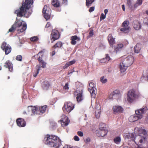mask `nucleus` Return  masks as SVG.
<instances>
[{
    "label": "nucleus",
    "mask_w": 148,
    "mask_h": 148,
    "mask_svg": "<svg viewBox=\"0 0 148 148\" xmlns=\"http://www.w3.org/2000/svg\"><path fill=\"white\" fill-rule=\"evenodd\" d=\"M108 37V41L110 46L113 47V45L115 43V38L112 36V34H109Z\"/></svg>",
    "instance_id": "nucleus-17"
},
{
    "label": "nucleus",
    "mask_w": 148,
    "mask_h": 148,
    "mask_svg": "<svg viewBox=\"0 0 148 148\" xmlns=\"http://www.w3.org/2000/svg\"><path fill=\"white\" fill-rule=\"evenodd\" d=\"M74 69H73V71L72 70H70L68 73V75H69L70 74L72 73L73 72H74L75 71L73 70Z\"/></svg>",
    "instance_id": "nucleus-58"
},
{
    "label": "nucleus",
    "mask_w": 148,
    "mask_h": 148,
    "mask_svg": "<svg viewBox=\"0 0 148 148\" xmlns=\"http://www.w3.org/2000/svg\"><path fill=\"white\" fill-rule=\"evenodd\" d=\"M77 134L80 137H82L84 136V134L82 132L80 131H79L77 132Z\"/></svg>",
    "instance_id": "nucleus-52"
},
{
    "label": "nucleus",
    "mask_w": 148,
    "mask_h": 148,
    "mask_svg": "<svg viewBox=\"0 0 148 148\" xmlns=\"http://www.w3.org/2000/svg\"><path fill=\"white\" fill-rule=\"evenodd\" d=\"M106 124L101 123L99 125V129L100 130H108L107 128L106 127Z\"/></svg>",
    "instance_id": "nucleus-37"
},
{
    "label": "nucleus",
    "mask_w": 148,
    "mask_h": 148,
    "mask_svg": "<svg viewBox=\"0 0 148 148\" xmlns=\"http://www.w3.org/2000/svg\"><path fill=\"white\" fill-rule=\"evenodd\" d=\"M83 90L82 88L80 87L79 88H77L74 92V95L76 96L77 100L78 102H81L83 99Z\"/></svg>",
    "instance_id": "nucleus-7"
},
{
    "label": "nucleus",
    "mask_w": 148,
    "mask_h": 148,
    "mask_svg": "<svg viewBox=\"0 0 148 148\" xmlns=\"http://www.w3.org/2000/svg\"><path fill=\"white\" fill-rule=\"evenodd\" d=\"M106 15H104L103 13H101L100 16V20L101 21L104 19L106 17Z\"/></svg>",
    "instance_id": "nucleus-49"
},
{
    "label": "nucleus",
    "mask_w": 148,
    "mask_h": 148,
    "mask_svg": "<svg viewBox=\"0 0 148 148\" xmlns=\"http://www.w3.org/2000/svg\"><path fill=\"white\" fill-rule=\"evenodd\" d=\"M38 40V38L37 36H34L31 38L30 40L32 41H36Z\"/></svg>",
    "instance_id": "nucleus-45"
},
{
    "label": "nucleus",
    "mask_w": 148,
    "mask_h": 148,
    "mask_svg": "<svg viewBox=\"0 0 148 148\" xmlns=\"http://www.w3.org/2000/svg\"><path fill=\"white\" fill-rule=\"evenodd\" d=\"M120 49H119V48H118V47L117 46L116 47H115V51L116 52L117 51L119 50Z\"/></svg>",
    "instance_id": "nucleus-59"
},
{
    "label": "nucleus",
    "mask_w": 148,
    "mask_h": 148,
    "mask_svg": "<svg viewBox=\"0 0 148 148\" xmlns=\"http://www.w3.org/2000/svg\"><path fill=\"white\" fill-rule=\"evenodd\" d=\"M106 58H103L100 60V62L101 63H107L111 59V58L110 57L109 55L106 54Z\"/></svg>",
    "instance_id": "nucleus-21"
},
{
    "label": "nucleus",
    "mask_w": 148,
    "mask_h": 148,
    "mask_svg": "<svg viewBox=\"0 0 148 148\" xmlns=\"http://www.w3.org/2000/svg\"><path fill=\"white\" fill-rule=\"evenodd\" d=\"M134 58L132 56H129L122 60V61L128 67L132 65L134 61Z\"/></svg>",
    "instance_id": "nucleus-9"
},
{
    "label": "nucleus",
    "mask_w": 148,
    "mask_h": 148,
    "mask_svg": "<svg viewBox=\"0 0 148 148\" xmlns=\"http://www.w3.org/2000/svg\"><path fill=\"white\" fill-rule=\"evenodd\" d=\"M10 45L8 44H7V43L4 42H3L1 45V49L3 51L6 48H7V47H8Z\"/></svg>",
    "instance_id": "nucleus-34"
},
{
    "label": "nucleus",
    "mask_w": 148,
    "mask_h": 148,
    "mask_svg": "<svg viewBox=\"0 0 148 148\" xmlns=\"http://www.w3.org/2000/svg\"><path fill=\"white\" fill-rule=\"evenodd\" d=\"M120 70L121 73H123L125 71L128 67L122 61L121 63H120Z\"/></svg>",
    "instance_id": "nucleus-20"
},
{
    "label": "nucleus",
    "mask_w": 148,
    "mask_h": 148,
    "mask_svg": "<svg viewBox=\"0 0 148 148\" xmlns=\"http://www.w3.org/2000/svg\"><path fill=\"white\" fill-rule=\"evenodd\" d=\"M134 134L133 133H125L123 134V137L126 139L128 141H131L135 139L134 138Z\"/></svg>",
    "instance_id": "nucleus-13"
},
{
    "label": "nucleus",
    "mask_w": 148,
    "mask_h": 148,
    "mask_svg": "<svg viewBox=\"0 0 148 148\" xmlns=\"http://www.w3.org/2000/svg\"><path fill=\"white\" fill-rule=\"evenodd\" d=\"M94 10H95V7H94L93 6V7H92L90 8L89 9L88 11L90 12H92L94 11Z\"/></svg>",
    "instance_id": "nucleus-54"
},
{
    "label": "nucleus",
    "mask_w": 148,
    "mask_h": 148,
    "mask_svg": "<svg viewBox=\"0 0 148 148\" xmlns=\"http://www.w3.org/2000/svg\"><path fill=\"white\" fill-rule=\"evenodd\" d=\"M129 22L128 21L125 20L124 21L122 24L121 28L120 30L122 32L124 33H127L130 29L129 26Z\"/></svg>",
    "instance_id": "nucleus-8"
},
{
    "label": "nucleus",
    "mask_w": 148,
    "mask_h": 148,
    "mask_svg": "<svg viewBox=\"0 0 148 148\" xmlns=\"http://www.w3.org/2000/svg\"><path fill=\"white\" fill-rule=\"evenodd\" d=\"M52 27L51 25V23L49 22H48L45 28L46 31H48L49 29H51Z\"/></svg>",
    "instance_id": "nucleus-39"
},
{
    "label": "nucleus",
    "mask_w": 148,
    "mask_h": 148,
    "mask_svg": "<svg viewBox=\"0 0 148 148\" xmlns=\"http://www.w3.org/2000/svg\"><path fill=\"white\" fill-rule=\"evenodd\" d=\"M16 122L17 125L20 127H24L26 125V122L23 118H18L17 119Z\"/></svg>",
    "instance_id": "nucleus-14"
},
{
    "label": "nucleus",
    "mask_w": 148,
    "mask_h": 148,
    "mask_svg": "<svg viewBox=\"0 0 148 148\" xmlns=\"http://www.w3.org/2000/svg\"><path fill=\"white\" fill-rule=\"evenodd\" d=\"M113 110L115 113H122L123 112L124 109L121 106H115L113 107Z\"/></svg>",
    "instance_id": "nucleus-16"
},
{
    "label": "nucleus",
    "mask_w": 148,
    "mask_h": 148,
    "mask_svg": "<svg viewBox=\"0 0 148 148\" xmlns=\"http://www.w3.org/2000/svg\"><path fill=\"white\" fill-rule=\"evenodd\" d=\"M133 27L136 30H139L141 27L140 23L137 20L134 21L133 23Z\"/></svg>",
    "instance_id": "nucleus-15"
},
{
    "label": "nucleus",
    "mask_w": 148,
    "mask_h": 148,
    "mask_svg": "<svg viewBox=\"0 0 148 148\" xmlns=\"http://www.w3.org/2000/svg\"><path fill=\"white\" fill-rule=\"evenodd\" d=\"M50 85L49 82L45 81L42 84V88L44 90H47L48 89Z\"/></svg>",
    "instance_id": "nucleus-24"
},
{
    "label": "nucleus",
    "mask_w": 148,
    "mask_h": 148,
    "mask_svg": "<svg viewBox=\"0 0 148 148\" xmlns=\"http://www.w3.org/2000/svg\"><path fill=\"white\" fill-rule=\"evenodd\" d=\"M93 35V30H92L90 31L89 33V35L87 36L88 38L92 37Z\"/></svg>",
    "instance_id": "nucleus-50"
},
{
    "label": "nucleus",
    "mask_w": 148,
    "mask_h": 148,
    "mask_svg": "<svg viewBox=\"0 0 148 148\" xmlns=\"http://www.w3.org/2000/svg\"><path fill=\"white\" fill-rule=\"evenodd\" d=\"M143 2V0H137L136 3L134 5V8H136L138 6L141 5Z\"/></svg>",
    "instance_id": "nucleus-40"
},
{
    "label": "nucleus",
    "mask_w": 148,
    "mask_h": 148,
    "mask_svg": "<svg viewBox=\"0 0 148 148\" xmlns=\"http://www.w3.org/2000/svg\"><path fill=\"white\" fill-rule=\"evenodd\" d=\"M134 138H135V139L134 140H133L132 141H134L135 143L137 145L139 143V139L140 138V136H136L134 135Z\"/></svg>",
    "instance_id": "nucleus-38"
},
{
    "label": "nucleus",
    "mask_w": 148,
    "mask_h": 148,
    "mask_svg": "<svg viewBox=\"0 0 148 148\" xmlns=\"http://www.w3.org/2000/svg\"><path fill=\"white\" fill-rule=\"evenodd\" d=\"M16 59L18 61H21L22 60V56L20 55H17Z\"/></svg>",
    "instance_id": "nucleus-48"
},
{
    "label": "nucleus",
    "mask_w": 148,
    "mask_h": 148,
    "mask_svg": "<svg viewBox=\"0 0 148 148\" xmlns=\"http://www.w3.org/2000/svg\"><path fill=\"white\" fill-rule=\"evenodd\" d=\"M100 81L103 83H105L107 82V80L104 76H102L100 78Z\"/></svg>",
    "instance_id": "nucleus-44"
},
{
    "label": "nucleus",
    "mask_w": 148,
    "mask_h": 148,
    "mask_svg": "<svg viewBox=\"0 0 148 148\" xmlns=\"http://www.w3.org/2000/svg\"><path fill=\"white\" fill-rule=\"evenodd\" d=\"M45 49H43L42 50L40 51L39 53L37 54V55H40L41 57H42L43 56L44 53H45Z\"/></svg>",
    "instance_id": "nucleus-46"
},
{
    "label": "nucleus",
    "mask_w": 148,
    "mask_h": 148,
    "mask_svg": "<svg viewBox=\"0 0 148 148\" xmlns=\"http://www.w3.org/2000/svg\"><path fill=\"white\" fill-rule=\"evenodd\" d=\"M74 138V140L76 141H78L79 140V138L77 136H75Z\"/></svg>",
    "instance_id": "nucleus-55"
},
{
    "label": "nucleus",
    "mask_w": 148,
    "mask_h": 148,
    "mask_svg": "<svg viewBox=\"0 0 148 148\" xmlns=\"http://www.w3.org/2000/svg\"><path fill=\"white\" fill-rule=\"evenodd\" d=\"M44 14V17L46 20L49 19L50 17L51 13H43Z\"/></svg>",
    "instance_id": "nucleus-43"
},
{
    "label": "nucleus",
    "mask_w": 148,
    "mask_h": 148,
    "mask_svg": "<svg viewBox=\"0 0 148 148\" xmlns=\"http://www.w3.org/2000/svg\"><path fill=\"white\" fill-rule=\"evenodd\" d=\"M101 108L100 107L99 109H97L95 111V117L97 119H98L100 116L101 114Z\"/></svg>",
    "instance_id": "nucleus-33"
},
{
    "label": "nucleus",
    "mask_w": 148,
    "mask_h": 148,
    "mask_svg": "<svg viewBox=\"0 0 148 148\" xmlns=\"http://www.w3.org/2000/svg\"><path fill=\"white\" fill-rule=\"evenodd\" d=\"M47 107V106H44L39 107L38 108V111H39L40 114H42L44 113L46 110Z\"/></svg>",
    "instance_id": "nucleus-28"
},
{
    "label": "nucleus",
    "mask_w": 148,
    "mask_h": 148,
    "mask_svg": "<svg viewBox=\"0 0 148 148\" xmlns=\"http://www.w3.org/2000/svg\"><path fill=\"white\" fill-rule=\"evenodd\" d=\"M80 39V38L76 35L72 36L71 38V43L72 45H75L76 43V40L79 41Z\"/></svg>",
    "instance_id": "nucleus-18"
},
{
    "label": "nucleus",
    "mask_w": 148,
    "mask_h": 148,
    "mask_svg": "<svg viewBox=\"0 0 148 148\" xmlns=\"http://www.w3.org/2000/svg\"><path fill=\"white\" fill-rule=\"evenodd\" d=\"M127 5L129 6V7L130 8V9L132 10V0H127Z\"/></svg>",
    "instance_id": "nucleus-42"
},
{
    "label": "nucleus",
    "mask_w": 148,
    "mask_h": 148,
    "mask_svg": "<svg viewBox=\"0 0 148 148\" xmlns=\"http://www.w3.org/2000/svg\"><path fill=\"white\" fill-rule=\"evenodd\" d=\"M23 22L22 20H20L16 21L15 23L12 25L11 27L9 29L8 33L14 32L16 29L18 32H23L26 30L27 25L26 23H24L22 25Z\"/></svg>",
    "instance_id": "nucleus-3"
},
{
    "label": "nucleus",
    "mask_w": 148,
    "mask_h": 148,
    "mask_svg": "<svg viewBox=\"0 0 148 148\" xmlns=\"http://www.w3.org/2000/svg\"><path fill=\"white\" fill-rule=\"evenodd\" d=\"M108 132V130H100L99 132V133L100 134V136L103 137L107 134Z\"/></svg>",
    "instance_id": "nucleus-31"
},
{
    "label": "nucleus",
    "mask_w": 148,
    "mask_h": 148,
    "mask_svg": "<svg viewBox=\"0 0 148 148\" xmlns=\"http://www.w3.org/2000/svg\"><path fill=\"white\" fill-rule=\"evenodd\" d=\"M32 112L34 114H40L39 111L37 108L35 106H31Z\"/></svg>",
    "instance_id": "nucleus-29"
},
{
    "label": "nucleus",
    "mask_w": 148,
    "mask_h": 148,
    "mask_svg": "<svg viewBox=\"0 0 148 148\" xmlns=\"http://www.w3.org/2000/svg\"><path fill=\"white\" fill-rule=\"evenodd\" d=\"M63 44L61 41H58L53 46V47L55 49L56 48H60L62 47Z\"/></svg>",
    "instance_id": "nucleus-27"
},
{
    "label": "nucleus",
    "mask_w": 148,
    "mask_h": 148,
    "mask_svg": "<svg viewBox=\"0 0 148 148\" xmlns=\"http://www.w3.org/2000/svg\"><path fill=\"white\" fill-rule=\"evenodd\" d=\"M51 4L55 7H58L60 6V3L59 0H53Z\"/></svg>",
    "instance_id": "nucleus-25"
},
{
    "label": "nucleus",
    "mask_w": 148,
    "mask_h": 148,
    "mask_svg": "<svg viewBox=\"0 0 148 148\" xmlns=\"http://www.w3.org/2000/svg\"><path fill=\"white\" fill-rule=\"evenodd\" d=\"M89 91L90 92L92 96L93 97V98H95L97 93L95 85L93 83L91 82L89 83Z\"/></svg>",
    "instance_id": "nucleus-11"
},
{
    "label": "nucleus",
    "mask_w": 148,
    "mask_h": 148,
    "mask_svg": "<svg viewBox=\"0 0 148 148\" xmlns=\"http://www.w3.org/2000/svg\"><path fill=\"white\" fill-rule=\"evenodd\" d=\"M59 122L61 123L62 126L64 127L69 124L70 122V120L67 116L64 114L62 116L61 119Z\"/></svg>",
    "instance_id": "nucleus-12"
},
{
    "label": "nucleus",
    "mask_w": 148,
    "mask_h": 148,
    "mask_svg": "<svg viewBox=\"0 0 148 148\" xmlns=\"http://www.w3.org/2000/svg\"><path fill=\"white\" fill-rule=\"evenodd\" d=\"M60 38V34L58 31L56 29H53L52 30L51 34V42H53L55 40L58 39Z\"/></svg>",
    "instance_id": "nucleus-10"
},
{
    "label": "nucleus",
    "mask_w": 148,
    "mask_h": 148,
    "mask_svg": "<svg viewBox=\"0 0 148 148\" xmlns=\"http://www.w3.org/2000/svg\"><path fill=\"white\" fill-rule=\"evenodd\" d=\"M75 105L71 102L68 101L65 102L62 108V109L65 113H69L74 108Z\"/></svg>",
    "instance_id": "nucleus-6"
},
{
    "label": "nucleus",
    "mask_w": 148,
    "mask_h": 148,
    "mask_svg": "<svg viewBox=\"0 0 148 148\" xmlns=\"http://www.w3.org/2000/svg\"><path fill=\"white\" fill-rule=\"evenodd\" d=\"M147 110L146 106H143L142 108L136 110L135 115H131L129 118V121L131 122H135L139 119L142 118L143 114L145 113Z\"/></svg>",
    "instance_id": "nucleus-4"
},
{
    "label": "nucleus",
    "mask_w": 148,
    "mask_h": 148,
    "mask_svg": "<svg viewBox=\"0 0 148 148\" xmlns=\"http://www.w3.org/2000/svg\"><path fill=\"white\" fill-rule=\"evenodd\" d=\"M90 141V139L89 138H87L86 140V142H89Z\"/></svg>",
    "instance_id": "nucleus-60"
},
{
    "label": "nucleus",
    "mask_w": 148,
    "mask_h": 148,
    "mask_svg": "<svg viewBox=\"0 0 148 148\" xmlns=\"http://www.w3.org/2000/svg\"><path fill=\"white\" fill-rule=\"evenodd\" d=\"M71 65L74 64L75 62V60H74L69 62Z\"/></svg>",
    "instance_id": "nucleus-57"
},
{
    "label": "nucleus",
    "mask_w": 148,
    "mask_h": 148,
    "mask_svg": "<svg viewBox=\"0 0 148 148\" xmlns=\"http://www.w3.org/2000/svg\"><path fill=\"white\" fill-rule=\"evenodd\" d=\"M55 51H53L52 52L51 55L52 56H54L55 54Z\"/></svg>",
    "instance_id": "nucleus-64"
},
{
    "label": "nucleus",
    "mask_w": 148,
    "mask_h": 148,
    "mask_svg": "<svg viewBox=\"0 0 148 148\" xmlns=\"http://www.w3.org/2000/svg\"><path fill=\"white\" fill-rule=\"evenodd\" d=\"M43 13H51V10L47 5H45L42 10Z\"/></svg>",
    "instance_id": "nucleus-26"
},
{
    "label": "nucleus",
    "mask_w": 148,
    "mask_h": 148,
    "mask_svg": "<svg viewBox=\"0 0 148 148\" xmlns=\"http://www.w3.org/2000/svg\"><path fill=\"white\" fill-rule=\"evenodd\" d=\"M95 0H86V5L89 7L91 5V4L95 1Z\"/></svg>",
    "instance_id": "nucleus-36"
},
{
    "label": "nucleus",
    "mask_w": 148,
    "mask_h": 148,
    "mask_svg": "<svg viewBox=\"0 0 148 148\" xmlns=\"http://www.w3.org/2000/svg\"><path fill=\"white\" fill-rule=\"evenodd\" d=\"M4 66L6 68H8L9 71L10 72H12L13 70L12 64L9 60H7Z\"/></svg>",
    "instance_id": "nucleus-19"
},
{
    "label": "nucleus",
    "mask_w": 148,
    "mask_h": 148,
    "mask_svg": "<svg viewBox=\"0 0 148 148\" xmlns=\"http://www.w3.org/2000/svg\"><path fill=\"white\" fill-rule=\"evenodd\" d=\"M140 96L139 93H136L134 90H130L127 95V100L129 103H131L134 101L136 99L139 97Z\"/></svg>",
    "instance_id": "nucleus-5"
},
{
    "label": "nucleus",
    "mask_w": 148,
    "mask_h": 148,
    "mask_svg": "<svg viewBox=\"0 0 148 148\" xmlns=\"http://www.w3.org/2000/svg\"><path fill=\"white\" fill-rule=\"evenodd\" d=\"M67 0H63V3L67 4Z\"/></svg>",
    "instance_id": "nucleus-63"
},
{
    "label": "nucleus",
    "mask_w": 148,
    "mask_h": 148,
    "mask_svg": "<svg viewBox=\"0 0 148 148\" xmlns=\"http://www.w3.org/2000/svg\"><path fill=\"white\" fill-rule=\"evenodd\" d=\"M45 144L50 147L58 148L61 145V141L57 136L47 134L44 138Z\"/></svg>",
    "instance_id": "nucleus-2"
},
{
    "label": "nucleus",
    "mask_w": 148,
    "mask_h": 148,
    "mask_svg": "<svg viewBox=\"0 0 148 148\" xmlns=\"http://www.w3.org/2000/svg\"><path fill=\"white\" fill-rule=\"evenodd\" d=\"M122 8L123 10V11H125V7L124 5H122Z\"/></svg>",
    "instance_id": "nucleus-62"
},
{
    "label": "nucleus",
    "mask_w": 148,
    "mask_h": 148,
    "mask_svg": "<svg viewBox=\"0 0 148 148\" xmlns=\"http://www.w3.org/2000/svg\"><path fill=\"white\" fill-rule=\"evenodd\" d=\"M121 97V95L120 92L119 93V94H117L115 95H114V96L113 97V99H117Z\"/></svg>",
    "instance_id": "nucleus-47"
},
{
    "label": "nucleus",
    "mask_w": 148,
    "mask_h": 148,
    "mask_svg": "<svg viewBox=\"0 0 148 148\" xmlns=\"http://www.w3.org/2000/svg\"><path fill=\"white\" fill-rule=\"evenodd\" d=\"M38 61L41 67L43 68H45L46 67V63L44 62L43 60L40 57H39L38 59Z\"/></svg>",
    "instance_id": "nucleus-23"
},
{
    "label": "nucleus",
    "mask_w": 148,
    "mask_h": 148,
    "mask_svg": "<svg viewBox=\"0 0 148 148\" xmlns=\"http://www.w3.org/2000/svg\"><path fill=\"white\" fill-rule=\"evenodd\" d=\"M70 65H71L70 64L69 62H67L66 63L65 65L64 66H63V68L64 69H65L67 68V67H68Z\"/></svg>",
    "instance_id": "nucleus-53"
},
{
    "label": "nucleus",
    "mask_w": 148,
    "mask_h": 148,
    "mask_svg": "<svg viewBox=\"0 0 148 148\" xmlns=\"http://www.w3.org/2000/svg\"><path fill=\"white\" fill-rule=\"evenodd\" d=\"M33 2V0H25V2L22 4L21 6L15 11L14 13L18 17L28 18L32 13L31 12L28 10Z\"/></svg>",
    "instance_id": "nucleus-1"
},
{
    "label": "nucleus",
    "mask_w": 148,
    "mask_h": 148,
    "mask_svg": "<svg viewBox=\"0 0 148 148\" xmlns=\"http://www.w3.org/2000/svg\"><path fill=\"white\" fill-rule=\"evenodd\" d=\"M108 10L107 9H106L104 10V12L105 14V15H106L107 13H108Z\"/></svg>",
    "instance_id": "nucleus-61"
},
{
    "label": "nucleus",
    "mask_w": 148,
    "mask_h": 148,
    "mask_svg": "<svg viewBox=\"0 0 148 148\" xmlns=\"http://www.w3.org/2000/svg\"><path fill=\"white\" fill-rule=\"evenodd\" d=\"M41 67L40 66L37 65L36 66V70L34 71V77H36L39 73Z\"/></svg>",
    "instance_id": "nucleus-30"
},
{
    "label": "nucleus",
    "mask_w": 148,
    "mask_h": 148,
    "mask_svg": "<svg viewBox=\"0 0 148 148\" xmlns=\"http://www.w3.org/2000/svg\"><path fill=\"white\" fill-rule=\"evenodd\" d=\"M120 92L119 91L117 90H115L112 92L110 95L109 98L110 99H113V97L114 96V95H116Z\"/></svg>",
    "instance_id": "nucleus-32"
},
{
    "label": "nucleus",
    "mask_w": 148,
    "mask_h": 148,
    "mask_svg": "<svg viewBox=\"0 0 148 148\" xmlns=\"http://www.w3.org/2000/svg\"><path fill=\"white\" fill-rule=\"evenodd\" d=\"M123 45L122 44H119L117 45L118 48H119L120 49L123 47Z\"/></svg>",
    "instance_id": "nucleus-56"
},
{
    "label": "nucleus",
    "mask_w": 148,
    "mask_h": 148,
    "mask_svg": "<svg viewBox=\"0 0 148 148\" xmlns=\"http://www.w3.org/2000/svg\"><path fill=\"white\" fill-rule=\"evenodd\" d=\"M142 47V45L140 43H137L134 48V51L136 53H138Z\"/></svg>",
    "instance_id": "nucleus-22"
},
{
    "label": "nucleus",
    "mask_w": 148,
    "mask_h": 148,
    "mask_svg": "<svg viewBox=\"0 0 148 148\" xmlns=\"http://www.w3.org/2000/svg\"><path fill=\"white\" fill-rule=\"evenodd\" d=\"M12 48L10 46L8 47H7L4 50H3L5 52L6 55L9 54L11 51Z\"/></svg>",
    "instance_id": "nucleus-35"
},
{
    "label": "nucleus",
    "mask_w": 148,
    "mask_h": 148,
    "mask_svg": "<svg viewBox=\"0 0 148 148\" xmlns=\"http://www.w3.org/2000/svg\"><path fill=\"white\" fill-rule=\"evenodd\" d=\"M121 141V138L119 136L115 138L114 139V141L116 143L118 144L120 143Z\"/></svg>",
    "instance_id": "nucleus-41"
},
{
    "label": "nucleus",
    "mask_w": 148,
    "mask_h": 148,
    "mask_svg": "<svg viewBox=\"0 0 148 148\" xmlns=\"http://www.w3.org/2000/svg\"><path fill=\"white\" fill-rule=\"evenodd\" d=\"M63 88L65 90H68L69 89V83H66L64 86L63 87Z\"/></svg>",
    "instance_id": "nucleus-51"
}]
</instances>
